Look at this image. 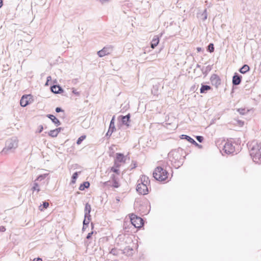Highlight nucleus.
<instances>
[{
    "instance_id": "e2e57ef3",
    "label": "nucleus",
    "mask_w": 261,
    "mask_h": 261,
    "mask_svg": "<svg viewBox=\"0 0 261 261\" xmlns=\"http://www.w3.org/2000/svg\"><path fill=\"white\" fill-rule=\"evenodd\" d=\"M3 1L2 0H0V8L3 5Z\"/></svg>"
},
{
    "instance_id": "4468645a",
    "label": "nucleus",
    "mask_w": 261,
    "mask_h": 261,
    "mask_svg": "<svg viewBox=\"0 0 261 261\" xmlns=\"http://www.w3.org/2000/svg\"><path fill=\"white\" fill-rule=\"evenodd\" d=\"M116 162L119 163H124L125 162V156L123 154L121 153H117L116 159L115 161V165L116 164Z\"/></svg>"
},
{
    "instance_id": "4be33fe9",
    "label": "nucleus",
    "mask_w": 261,
    "mask_h": 261,
    "mask_svg": "<svg viewBox=\"0 0 261 261\" xmlns=\"http://www.w3.org/2000/svg\"><path fill=\"white\" fill-rule=\"evenodd\" d=\"M250 70L249 66L247 64H244L239 69V71L242 73L245 74Z\"/></svg>"
},
{
    "instance_id": "37998d69",
    "label": "nucleus",
    "mask_w": 261,
    "mask_h": 261,
    "mask_svg": "<svg viewBox=\"0 0 261 261\" xmlns=\"http://www.w3.org/2000/svg\"><path fill=\"white\" fill-rule=\"evenodd\" d=\"M196 138L197 140L200 143H201L203 140V137L201 136H197Z\"/></svg>"
},
{
    "instance_id": "9d476101",
    "label": "nucleus",
    "mask_w": 261,
    "mask_h": 261,
    "mask_svg": "<svg viewBox=\"0 0 261 261\" xmlns=\"http://www.w3.org/2000/svg\"><path fill=\"white\" fill-rule=\"evenodd\" d=\"M180 138L181 139H185L187 140L188 142H190L192 144L195 145L196 146L198 147L199 148H202V145L198 144L193 138L191 137L186 135H181L180 136Z\"/></svg>"
},
{
    "instance_id": "ddd939ff",
    "label": "nucleus",
    "mask_w": 261,
    "mask_h": 261,
    "mask_svg": "<svg viewBox=\"0 0 261 261\" xmlns=\"http://www.w3.org/2000/svg\"><path fill=\"white\" fill-rule=\"evenodd\" d=\"M29 95H23L20 100V106L25 107L29 104Z\"/></svg>"
},
{
    "instance_id": "a19ab883",
    "label": "nucleus",
    "mask_w": 261,
    "mask_h": 261,
    "mask_svg": "<svg viewBox=\"0 0 261 261\" xmlns=\"http://www.w3.org/2000/svg\"><path fill=\"white\" fill-rule=\"evenodd\" d=\"M84 219H87V220H89L90 221L91 220L90 213H85Z\"/></svg>"
},
{
    "instance_id": "f3484780",
    "label": "nucleus",
    "mask_w": 261,
    "mask_h": 261,
    "mask_svg": "<svg viewBox=\"0 0 261 261\" xmlns=\"http://www.w3.org/2000/svg\"><path fill=\"white\" fill-rule=\"evenodd\" d=\"M109 130L112 132H114L115 130H116V127H115V116H114L111 121H110V125H109V129H108Z\"/></svg>"
},
{
    "instance_id": "20e7f679",
    "label": "nucleus",
    "mask_w": 261,
    "mask_h": 261,
    "mask_svg": "<svg viewBox=\"0 0 261 261\" xmlns=\"http://www.w3.org/2000/svg\"><path fill=\"white\" fill-rule=\"evenodd\" d=\"M168 172L162 167H157L153 172V177L160 181H165L168 178Z\"/></svg>"
},
{
    "instance_id": "412c9836",
    "label": "nucleus",
    "mask_w": 261,
    "mask_h": 261,
    "mask_svg": "<svg viewBox=\"0 0 261 261\" xmlns=\"http://www.w3.org/2000/svg\"><path fill=\"white\" fill-rule=\"evenodd\" d=\"M90 182L89 181H84L81 184L79 187V190L84 191L85 189H87L90 187Z\"/></svg>"
},
{
    "instance_id": "f8f14e48",
    "label": "nucleus",
    "mask_w": 261,
    "mask_h": 261,
    "mask_svg": "<svg viewBox=\"0 0 261 261\" xmlns=\"http://www.w3.org/2000/svg\"><path fill=\"white\" fill-rule=\"evenodd\" d=\"M130 114L128 113L125 116L121 115L119 117L118 119H120L122 123L127 126H129V122H130Z\"/></svg>"
},
{
    "instance_id": "864d4df0",
    "label": "nucleus",
    "mask_w": 261,
    "mask_h": 261,
    "mask_svg": "<svg viewBox=\"0 0 261 261\" xmlns=\"http://www.w3.org/2000/svg\"><path fill=\"white\" fill-rule=\"evenodd\" d=\"M6 228L4 226H0V232H5L6 231Z\"/></svg>"
},
{
    "instance_id": "f03ea898",
    "label": "nucleus",
    "mask_w": 261,
    "mask_h": 261,
    "mask_svg": "<svg viewBox=\"0 0 261 261\" xmlns=\"http://www.w3.org/2000/svg\"><path fill=\"white\" fill-rule=\"evenodd\" d=\"M250 155L253 161L258 164H261V142L253 141L247 144Z\"/></svg>"
},
{
    "instance_id": "c85d7f7f",
    "label": "nucleus",
    "mask_w": 261,
    "mask_h": 261,
    "mask_svg": "<svg viewBox=\"0 0 261 261\" xmlns=\"http://www.w3.org/2000/svg\"><path fill=\"white\" fill-rule=\"evenodd\" d=\"M47 175H48V174H47V173L40 174L37 177V178H36V179L35 180L36 181V180L41 181V180L44 179L47 177Z\"/></svg>"
},
{
    "instance_id": "bf43d9fd",
    "label": "nucleus",
    "mask_w": 261,
    "mask_h": 261,
    "mask_svg": "<svg viewBox=\"0 0 261 261\" xmlns=\"http://www.w3.org/2000/svg\"><path fill=\"white\" fill-rule=\"evenodd\" d=\"M88 226H84V225H83V228H82V231H85L86 229V228L88 227Z\"/></svg>"
},
{
    "instance_id": "e433bc0d",
    "label": "nucleus",
    "mask_w": 261,
    "mask_h": 261,
    "mask_svg": "<svg viewBox=\"0 0 261 261\" xmlns=\"http://www.w3.org/2000/svg\"><path fill=\"white\" fill-rule=\"evenodd\" d=\"M110 253L114 255L117 256L118 254V251L116 248H114L111 250V251H110Z\"/></svg>"
},
{
    "instance_id": "3c124183",
    "label": "nucleus",
    "mask_w": 261,
    "mask_h": 261,
    "mask_svg": "<svg viewBox=\"0 0 261 261\" xmlns=\"http://www.w3.org/2000/svg\"><path fill=\"white\" fill-rule=\"evenodd\" d=\"M131 169H134L137 167V163L136 162H133L130 165Z\"/></svg>"
},
{
    "instance_id": "dca6fc26",
    "label": "nucleus",
    "mask_w": 261,
    "mask_h": 261,
    "mask_svg": "<svg viewBox=\"0 0 261 261\" xmlns=\"http://www.w3.org/2000/svg\"><path fill=\"white\" fill-rule=\"evenodd\" d=\"M139 180H140L141 181L140 184H145L146 186L147 187L150 183L149 178L145 175H142L140 176V179L138 180V182L139 181Z\"/></svg>"
},
{
    "instance_id": "cd10ccee",
    "label": "nucleus",
    "mask_w": 261,
    "mask_h": 261,
    "mask_svg": "<svg viewBox=\"0 0 261 261\" xmlns=\"http://www.w3.org/2000/svg\"><path fill=\"white\" fill-rule=\"evenodd\" d=\"M48 135L51 137H56L58 136V134L56 129L50 130L48 133Z\"/></svg>"
},
{
    "instance_id": "473e14b6",
    "label": "nucleus",
    "mask_w": 261,
    "mask_h": 261,
    "mask_svg": "<svg viewBox=\"0 0 261 261\" xmlns=\"http://www.w3.org/2000/svg\"><path fill=\"white\" fill-rule=\"evenodd\" d=\"M201 16L202 17V19L203 21L205 20L207 17V10L205 9L203 12L201 14Z\"/></svg>"
},
{
    "instance_id": "4d7b16f0",
    "label": "nucleus",
    "mask_w": 261,
    "mask_h": 261,
    "mask_svg": "<svg viewBox=\"0 0 261 261\" xmlns=\"http://www.w3.org/2000/svg\"><path fill=\"white\" fill-rule=\"evenodd\" d=\"M33 261H42V259L40 257H37L34 258Z\"/></svg>"
},
{
    "instance_id": "9b49d317",
    "label": "nucleus",
    "mask_w": 261,
    "mask_h": 261,
    "mask_svg": "<svg viewBox=\"0 0 261 261\" xmlns=\"http://www.w3.org/2000/svg\"><path fill=\"white\" fill-rule=\"evenodd\" d=\"M242 76L238 73H234L232 77V85L233 86H238L240 85L242 81Z\"/></svg>"
},
{
    "instance_id": "69168bd1",
    "label": "nucleus",
    "mask_w": 261,
    "mask_h": 261,
    "mask_svg": "<svg viewBox=\"0 0 261 261\" xmlns=\"http://www.w3.org/2000/svg\"><path fill=\"white\" fill-rule=\"evenodd\" d=\"M200 67H201V66H200V65H199V64H197V65H196V67H197V68H200Z\"/></svg>"
},
{
    "instance_id": "680f3d73",
    "label": "nucleus",
    "mask_w": 261,
    "mask_h": 261,
    "mask_svg": "<svg viewBox=\"0 0 261 261\" xmlns=\"http://www.w3.org/2000/svg\"><path fill=\"white\" fill-rule=\"evenodd\" d=\"M197 50L198 52H200L202 50V48L201 47H197Z\"/></svg>"
},
{
    "instance_id": "f704fd0d",
    "label": "nucleus",
    "mask_w": 261,
    "mask_h": 261,
    "mask_svg": "<svg viewBox=\"0 0 261 261\" xmlns=\"http://www.w3.org/2000/svg\"><path fill=\"white\" fill-rule=\"evenodd\" d=\"M237 111L241 115H244L248 112V110L246 111V109L244 108L238 109L237 110Z\"/></svg>"
},
{
    "instance_id": "7ed1b4c3",
    "label": "nucleus",
    "mask_w": 261,
    "mask_h": 261,
    "mask_svg": "<svg viewBox=\"0 0 261 261\" xmlns=\"http://www.w3.org/2000/svg\"><path fill=\"white\" fill-rule=\"evenodd\" d=\"M18 140L17 137H13L8 139L5 143V147L2 151L3 154L13 152L18 147Z\"/></svg>"
},
{
    "instance_id": "4c0bfd02",
    "label": "nucleus",
    "mask_w": 261,
    "mask_h": 261,
    "mask_svg": "<svg viewBox=\"0 0 261 261\" xmlns=\"http://www.w3.org/2000/svg\"><path fill=\"white\" fill-rule=\"evenodd\" d=\"M57 88H58L57 85H53V86H51V87H50L51 91L54 93L57 94V90H58Z\"/></svg>"
},
{
    "instance_id": "2eb2a0df",
    "label": "nucleus",
    "mask_w": 261,
    "mask_h": 261,
    "mask_svg": "<svg viewBox=\"0 0 261 261\" xmlns=\"http://www.w3.org/2000/svg\"><path fill=\"white\" fill-rule=\"evenodd\" d=\"M46 117L49 118L51 120L52 122L54 123L57 126L61 124L60 121L54 115L52 114H47Z\"/></svg>"
},
{
    "instance_id": "39448f33",
    "label": "nucleus",
    "mask_w": 261,
    "mask_h": 261,
    "mask_svg": "<svg viewBox=\"0 0 261 261\" xmlns=\"http://www.w3.org/2000/svg\"><path fill=\"white\" fill-rule=\"evenodd\" d=\"M130 219L132 224L136 228H140L143 225V220L141 217H138L134 214H131Z\"/></svg>"
},
{
    "instance_id": "052dcab7",
    "label": "nucleus",
    "mask_w": 261,
    "mask_h": 261,
    "mask_svg": "<svg viewBox=\"0 0 261 261\" xmlns=\"http://www.w3.org/2000/svg\"><path fill=\"white\" fill-rule=\"evenodd\" d=\"M90 224H91V229L93 230L94 229V223L93 222H91Z\"/></svg>"
},
{
    "instance_id": "b1692460",
    "label": "nucleus",
    "mask_w": 261,
    "mask_h": 261,
    "mask_svg": "<svg viewBox=\"0 0 261 261\" xmlns=\"http://www.w3.org/2000/svg\"><path fill=\"white\" fill-rule=\"evenodd\" d=\"M77 177H78V172H74L72 176L70 184H75Z\"/></svg>"
},
{
    "instance_id": "5fc2aeb1",
    "label": "nucleus",
    "mask_w": 261,
    "mask_h": 261,
    "mask_svg": "<svg viewBox=\"0 0 261 261\" xmlns=\"http://www.w3.org/2000/svg\"><path fill=\"white\" fill-rule=\"evenodd\" d=\"M100 1V2L101 3V4H105L106 3H108L110 1V0H99Z\"/></svg>"
},
{
    "instance_id": "0e129e2a",
    "label": "nucleus",
    "mask_w": 261,
    "mask_h": 261,
    "mask_svg": "<svg viewBox=\"0 0 261 261\" xmlns=\"http://www.w3.org/2000/svg\"><path fill=\"white\" fill-rule=\"evenodd\" d=\"M142 213H143V215H146L148 214V212H142Z\"/></svg>"
},
{
    "instance_id": "6ab92c4d",
    "label": "nucleus",
    "mask_w": 261,
    "mask_h": 261,
    "mask_svg": "<svg viewBox=\"0 0 261 261\" xmlns=\"http://www.w3.org/2000/svg\"><path fill=\"white\" fill-rule=\"evenodd\" d=\"M159 43V38L157 36H155L151 42V47L154 48Z\"/></svg>"
},
{
    "instance_id": "72a5a7b5",
    "label": "nucleus",
    "mask_w": 261,
    "mask_h": 261,
    "mask_svg": "<svg viewBox=\"0 0 261 261\" xmlns=\"http://www.w3.org/2000/svg\"><path fill=\"white\" fill-rule=\"evenodd\" d=\"M116 168H115L114 167H111V171L114 173H116L117 174H119V173H120L119 170L117 168L119 167V166L116 165Z\"/></svg>"
},
{
    "instance_id": "13d9d810",
    "label": "nucleus",
    "mask_w": 261,
    "mask_h": 261,
    "mask_svg": "<svg viewBox=\"0 0 261 261\" xmlns=\"http://www.w3.org/2000/svg\"><path fill=\"white\" fill-rule=\"evenodd\" d=\"M51 76H47V81H46V85H47V83H48L49 81H51Z\"/></svg>"
},
{
    "instance_id": "a878e982",
    "label": "nucleus",
    "mask_w": 261,
    "mask_h": 261,
    "mask_svg": "<svg viewBox=\"0 0 261 261\" xmlns=\"http://www.w3.org/2000/svg\"><path fill=\"white\" fill-rule=\"evenodd\" d=\"M214 45L213 43H210L207 48V50L210 53H213L214 51Z\"/></svg>"
},
{
    "instance_id": "c03bdc74",
    "label": "nucleus",
    "mask_w": 261,
    "mask_h": 261,
    "mask_svg": "<svg viewBox=\"0 0 261 261\" xmlns=\"http://www.w3.org/2000/svg\"><path fill=\"white\" fill-rule=\"evenodd\" d=\"M90 221V220H87V219H84L83 222V225H84V226H88Z\"/></svg>"
},
{
    "instance_id": "a18cd8bd",
    "label": "nucleus",
    "mask_w": 261,
    "mask_h": 261,
    "mask_svg": "<svg viewBox=\"0 0 261 261\" xmlns=\"http://www.w3.org/2000/svg\"><path fill=\"white\" fill-rule=\"evenodd\" d=\"M57 86H58L57 94L61 93L62 92H63V89H62V88L61 87H60L59 85H57Z\"/></svg>"
},
{
    "instance_id": "2f4dec72",
    "label": "nucleus",
    "mask_w": 261,
    "mask_h": 261,
    "mask_svg": "<svg viewBox=\"0 0 261 261\" xmlns=\"http://www.w3.org/2000/svg\"><path fill=\"white\" fill-rule=\"evenodd\" d=\"M86 138V136L85 135H82L81 136V137H80L77 141H76V144L77 145H80L81 144V143L82 142V141Z\"/></svg>"
},
{
    "instance_id": "338daca9",
    "label": "nucleus",
    "mask_w": 261,
    "mask_h": 261,
    "mask_svg": "<svg viewBox=\"0 0 261 261\" xmlns=\"http://www.w3.org/2000/svg\"><path fill=\"white\" fill-rule=\"evenodd\" d=\"M260 65H261V62H260Z\"/></svg>"
},
{
    "instance_id": "7c9ffc66",
    "label": "nucleus",
    "mask_w": 261,
    "mask_h": 261,
    "mask_svg": "<svg viewBox=\"0 0 261 261\" xmlns=\"http://www.w3.org/2000/svg\"><path fill=\"white\" fill-rule=\"evenodd\" d=\"M125 134H126V132L125 131L122 130H120V131L118 135L116 137L117 138H124V136L125 135Z\"/></svg>"
},
{
    "instance_id": "a211bd4d",
    "label": "nucleus",
    "mask_w": 261,
    "mask_h": 261,
    "mask_svg": "<svg viewBox=\"0 0 261 261\" xmlns=\"http://www.w3.org/2000/svg\"><path fill=\"white\" fill-rule=\"evenodd\" d=\"M212 69V65H208L206 67H202L201 69V70L204 76H206L209 72H210Z\"/></svg>"
},
{
    "instance_id": "8fccbe9b",
    "label": "nucleus",
    "mask_w": 261,
    "mask_h": 261,
    "mask_svg": "<svg viewBox=\"0 0 261 261\" xmlns=\"http://www.w3.org/2000/svg\"><path fill=\"white\" fill-rule=\"evenodd\" d=\"M72 92L75 95H77V96H79L80 95V92L77 91L75 89H74V88L72 89Z\"/></svg>"
},
{
    "instance_id": "f257e3e1",
    "label": "nucleus",
    "mask_w": 261,
    "mask_h": 261,
    "mask_svg": "<svg viewBox=\"0 0 261 261\" xmlns=\"http://www.w3.org/2000/svg\"><path fill=\"white\" fill-rule=\"evenodd\" d=\"M186 155L184 150L178 147L170 151L168 154V158L172 166L178 169L183 165Z\"/></svg>"
},
{
    "instance_id": "ea45409f",
    "label": "nucleus",
    "mask_w": 261,
    "mask_h": 261,
    "mask_svg": "<svg viewBox=\"0 0 261 261\" xmlns=\"http://www.w3.org/2000/svg\"><path fill=\"white\" fill-rule=\"evenodd\" d=\"M84 219H87V220H89L90 221L91 220L90 213H85Z\"/></svg>"
},
{
    "instance_id": "423d86ee",
    "label": "nucleus",
    "mask_w": 261,
    "mask_h": 261,
    "mask_svg": "<svg viewBox=\"0 0 261 261\" xmlns=\"http://www.w3.org/2000/svg\"><path fill=\"white\" fill-rule=\"evenodd\" d=\"M113 50V47L112 45H107L104 47L102 49L97 52V55L99 57H103L106 55L110 54Z\"/></svg>"
},
{
    "instance_id": "6e6552de",
    "label": "nucleus",
    "mask_w": 261,
    "mask_h": 261,
    "mask_svg": "<svg viewBox=\"0 0 261 261\" xmlns=\"http://www.w3.org/2000/svg\"><path fill=\"white\" fill-rule=\"evenodd\" d=\"M223 149L226 153L231 154L234 152L235 147L232 142L227 141L225 143Z\"/></svg>"
},
{
    "instance_id": "79ce46f5",
    "label": "nucleus",
    "mask_w": 261,
    "mask_h": 261,
    "mask_svg": "<svg viewBox=\"0 0 261 261\" xmlns=\"http://www.w3.org/2000/svg\"><path fill=\"white\" fill-rule=\"evenodd\" d=\"M110 178L111 179V181H114V180H118V177L116 175H115L114 174H113L111 175Z\"/></svg>"
},
{
    "instance_id": "c9c22d12",
    "label": "nucleus",
    "mask_w": 261,
    "mask_h": 261,
    "mask_svg": "<svg viewBox=\"0 0 261 261\" xmlns=\"http://www.w3.org/2000/svg\"><path fill=\"white\" fill-rule=\"evenodd\" d=\"M103 185L105 187H108V188H109L110 187H112V182H111V181L110 180L104 182L103 183Z\"/></svg>"
},
{
    "instance_id": "393cba45",
    "label": "nucleus",
    "mask_w": 261,
    "mask_h": 261,
    "mask_svg": "<svg viewBox=\"0 0 261 261\" xmlns=\"http://www.w3.org/2000/svg\"><path fill=\"white\" fill-rule=\"evenodd\" d=\"M32 190L34 192L35 191H37L38 192L40 191V188H39V185L38 183L36 182V180H35L33 186L32 188Z\"/></svg>"
},
{
    "instance_id": "5701e85b",
    "label": "nucleus",
    "mask_w": 261,
    "mask_h": 261,
    "mask_svg": "<svg viewBox=\"0 0 261 261\" xmlns=\"http://www.w3.org/2000/svg\"><path fill=\"white\" fill-rule=\"evenodd\" d=\"M49 206V203L46 201L43 202L42 205L39 206V210L41 211H43L44 209L47 208Z\"/></svg>"
},
{
    "instance_id": "bb28decb",
    "label": "nucleus",
    "mask_w": 261,
    "mask_h": 261,
    "mask_svg": "<svg viewBox=\"0 0 261 261\" xmlns=\"http://www.w3.org/2000/svg\"><path fill=\"white\" fill-rule=\"evenodd\" d=\"M91 211V205L88 203H86L85 204L84 212L85 213H90Z\"/></svg>"
},
{
    "instance_id": "6e6d98bb",
    "label": "nucleus",
    "mask_w": 261,
    "mask_h": 261,
    "mask_svg": "<svg viewBox=\"0 0 261 261\" xmlns=\"http://www.w3.org/2000/svg\"><path fill=\"white\" fill-rule=\"evenodd\" d=\"M55 129H56L57 134H58L61 132V130H63V128H62V127H58V128H56Z\"/></svg>"
},
{
    "instance_id": "58836bf2",
    "label": "nucleus",
    "mask_w": 261,
    "mask_h": 261,
    "mask_svg": "<svg viewBox=\"0 0 261 261\" xmlns=\"http://www.w3.org/2000/svg\"><path fill=\"white\" fill-rule=\"evenodd\" d=\"M158 87L157 86H153V89L151 90V92L154 95H158Z\"/></svg>"
},
{
    "instance_id": "aec40b11",
    "label": "nucleus",
    "mask_w": 261,
    "mask_h": 261,
    "mask_svg": "<svg viewBox=\"0 0 261 261\" xmlns=\"http://www.w3.org/2000/svg\"><path fill=\"white\" fill-rule=\"evenodd\" d=\"M212 88L210 86L201 84V86L200 89V92L201 93H204L207 91L210 90Z\"/></svg>"
},
{
    "instance_id": "de8ad7c7",
    "label": "nucleus",
    "mask_w": 261,
    "mask_h": 261,
    "mask_svg": "<svg viewBox=\"0 0 261 261\" xmlns=\"http://www.w3.org/2000/svg\"><path fill=\"white\" fill-rule=\"evenodd\" d=\"M94 233V231H92L91 232H89L88 233L87 237H86V239L87 240H89L90 239H91L92 234Z\"/></svg>"
},
{
    "instance_id": "49530a36",
    "label": "nucleus",
    "mask_w": 261,
    "mask_h": 261,
    "mask_svg": "<svg viewBox=\"0 0 261 261\" xmlns=\"http://www.w3.org/2000/svg\"><path fill=\"white\" fill-rule=\"evenodd\" d=\"M112 133H113V132L108 130L107 133L106 134L105 137H107L108 139H109L111 136Z\"/></svg>"
},
{
    "instance_id": "c756f323",
    "label": "nucleus",
    "mask_w": 261,
    "mask_h": 261,
    "mask_svg": "<svg viewBox=\"0 0 261 261\" xmlns=\"http://www.w3.org/2000/svg\"><path fill=\"white\" fill-rule=\"evenodd\" d=\"M112 182V186L113 188H118L120 187V185L119 183L118 180L114 181H111Z\"/></svg>"
},
{
    "instance_id": "1a4fd4ad",
    "label": "nucleus",
    "mask_w": 261,
    "mask_h": 261,
    "mask_svg": "<svg viewBox=\"0 0 261 261\" xmlns=\"http://www.w3.org/2000/svg\"><path fill=\"white\" fill-rule=\"evenodd\" d=\"M210 81L212 85L218 88L221 84V79L220 77L216 74H213L211 75Z\"/></svg>"
},
{
    "instance_id": "603ef678",
    "label": "nucleus",
    "mask_w": 261,
    "mask_h": 261,
    "mask_svg": "<svg viewBox=\"0 0 261 261\" xmlns=\"http://www.w3.org/2000/svg\"><path fill=\"white\" fill-rule=\"evenodd\" d=\"M43 129V125H40L39 126V129H38V132L39 133H41L42 132Z\"/></svg>"
},
{
    "instance_id": "0eeeda50",
    "label": "nucleus",
    "mask_w": 261,
    "mask_h": 261,
    "mask_svg": "<svg viewBox=\"0 0 261 261\" xmlns=\"http://www.w3.org/2000/svg\"><path fill=\"white\" fill-rule=\"evenodd\" d=\"M137 192L141 195H147L148 192V188L145 184H138L136 187Z\"/></svg>"
},
{
    "instance_id": "09e8293b",
    "label": "nucleus",
    "mask_w": 261,
    "mask_h": 261,
    "mask_svg": "<svg viewBox=\"0 0 261 261\" xmlns=\"http://www.w3.org/2000/svg\"><path fill=\"white\" fill-rule=\"evenodd\" d=\"M57 113L63 112L64 110L60 107H57L55 109Z\"/></svg>"
}]
</instances>
